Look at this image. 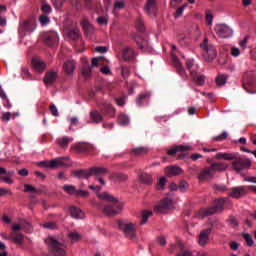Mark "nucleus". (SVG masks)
<instances>
[{"label": "nucleus", "mask_w": 256, "mask_h": 256, "mask_svg": "<svg viewBox=\"0 0 256 256\" xmlns=\"http://www.w3.org/2000/svg\"><path fill=\"white\" fill-rule=\"evenodd\" d=\"M175 207V202L171 198H165L158 205L154 207L156 213H165L168 209H173Z\"/></svg>", "instance_id": "9d476101"}, {"label": "nucleus", "mask_w": 256, "mask_h": 256, "mask_svg": "<svg viewBox=\"0 0 256 256\" xmlns=\"http://www.w3.org/2000/svg\"><path fill=\"white\" fill-rule=\"evenodd\" d=\"M25 227H29V223L22 221L19 224H13L12 231H21V229H25Z\"/></svg>", "instance_id": "79ce46f5"}, {"label": "nucleus", "mask_w": 256, "mask_h": 256, "mask_svg": "<svg viewBox=\"0 0 256 256\" xmlns=\"http://www.w3.org/2000/svg\"><path fill=\"white\" fill-rule=\"evenodd\" d=\"M136 27L140 33H143L145 31V24L143 23V20L138 19L136 21Z\"/></svg>", "instance_id": "864d4df0"}, {"label": "nucleus", "mask_w": 256, "mask_h": 256, "mask_svg": "<svg viewBox=\"0 0 256 256\" xmlns=\"http://www.w3.org/2000/svg\"><path fill=\"white\" fill-rule=\"evenodd\" d=\"M57 143L62 149H67V147H69V143H73V137H69V136L60 137L57 139Z\"/></svg>", "instance_id": "bb28decb"}, {"label": "nucleus", "mask_w": 256, "mask_h": 256, "mask_svg": "<svg viewBox=\"0 0 256 256\" xmlns=\"http://www.w3.org/2000/svg\"><path fill=\"white\" fill-rule=\"evenodd\" d=\"M76 196L78 197H89V191L87 190H76Z\"/></svg>", "instance_id": "e2e57ef3"}, {"label": "nucleus", "mask_w": 256, "mask_h": 256, "mask_svg": "<svg viewBox=\"0 0 256 256\" xmlns=\"http://www.w3.org/2000/svg\"><path fill=\"white\" fill-rule=\"evenodd\" d=\"M73 176L78 179H89L91 177V170H76L73 172Z\"/></svg>", "instance_id": "7c9ffc66"}, {"label": "nucleus", "mask_w": 256, "mask_h": 256, "mask_svg": "<svg viewBox=\"0 0 256 256\" xmlns=\"http://www.w3.org/2000/svg\"><path fill=\"white\" fill-rule=\"evenodd\" d=\"M165 185H167V178L161 177L156 185L157 191H163V189H165Z\"/></svg>", "instance_id": "49530a36"}, {"label": "nucleus", "mask_w": 256, "mask_h": 256, "mask_svg": "<svg viewBox=\"0 0 256 256\" xmlns=\"http://www.w3.org/2000/svg\"><path fill=\"white\" fill-rule=\"evenodd\" d=\"M101 57H96V58H93L92 61H91V68L93 69V67H99V61H101Z\"/></svg>", "instance_id": "338daca9"}, {"label": "nucleus", "mask_w": 256, "mask_h": 256, "mask_svg": "<svg viewBox=\"0 0 256 256\" xmlns=\"http://www.w3.org/2000/svg\"><path fill=\"white\" fill-rule=\"evenodd\" d=\"M134 40L136 41L137 45L140 47V49H145V47H147V41L143 38H141V36H135Z\"/></svg>", "instance_id": "37998d69"}, {"label": "nucleus", "mask_w": 256, "mask_h": 256, "mask_svg": "<svg viewBox=\"0 0 256 256\" xmlns=\"http://www.w3.org/2000/svg\"><path fill=\"white\" fill-rule=\"evenodd\" d=\"M202 49V55L206 61H213L215 57H217V49L211 43H209V39L205 38L203 43L200 44Z\"/></svg>", "instance_id": "39448f33"}, {"label": "nucleus", "mask_w": 256, "mask_h": 256, "mask_svg": "<svg viewBox=\"0 0 256 256\" xmlns=\"http://www.w3.org/2000/svg\"><path fill=\"white\" fill-rule=\"evenodd\" d=\"M216 83H217L218 87H223V85H225V83H227V76L219 75L216 78Z\"/></svg>", "instance_id": "3c124183"}, {"label": "nucleus", "mask_w": 256, "mask_h": 256, "mask_svg": "<svg viewBox=\"0 0 256 256\" xmlns=\"http://www.w3.org/2000/svg\"><path fill=\"white\" fill-rule=\"evenodd\" d=\"M109 173V170L105 167H92L90 168V177H103L104 175H107Z\"/></svg>", "instance_id": "dca6fc26"}, {"label": "nucleus", "mask_w": 256, "mask_h": 256, "mask_svg": "<svg viewBox=\"0 0 256 256\" xmlns=\"http://www.w3.org/2000/svg\"><path fill=\"white\" fill-rule=\"evenodd\" d=\"M213 177H215V172H214V170H213V167L210 166V167L204 168V169L200 172V174H199V176H198V179H199L200 181H205V179H213Z\"/></svg>", "instance_id": "2eb2a0df"}, {"label": "nucleus", "mask_w": 256, "mask_h": 256, "mask_svg": "<svg viewBox=\"0 0 256 256\" xmlns=\"http://www.w3.org/2000/svg\"><path fill=\"white\" fill-rule=\"evenodd\" d=\"M57 81V72L55 70L48 71L44 76L45 85H51Z\"/></svg>", "instance_id": "6ab92c4d"}, {"label": "nucleus", "mask_w": 256, "mask_h": 256, "mask_svg": "<svg viewBox=\"0 0 256 256\" xmlns=\"http://www.w3.org/2000/svg\"><path fill=\"white\" fill-rule=\"evenodd\" d=\"M45 41L49 43V45H51L53 43H57V41H59V37H57V34L53 33L51 35L46 36Z\"/></svg>", "instance_id": "de8ad7c7"}, {"label": "nucleus", "mask_w": 256, "mask_h": 256, "mask_svg": "<svg viewBox=\"0 0 256 256\" xmlns=\"http://www.w3.org/2000/svg\"><path fill=\"white\" fill-rule=\"evenodd\" d=\"M225 201H227L226 198H220L215 200L213 207L201 209V217H209V215H215L217 211H223V207H225Z\"/></svg>", "instance_id": "423d86ee"}, {"label": "nucleus", "mask_w": 256, "mask_h": 256, "mask_svg": "<svg viewBox=\"0 0 256 256\" xmlns=\"http://www.w3.org/2000/svg\"><path fill=\"white\" fill-rule=\"evenodd\" d=\"M215 31L218 37H221L222 39H229V37H233V29H231L227 24H217L215 26Z\"/></svg>", "instance_id": "6e6552de"}, {"label": "nucleus", "mask_w": 256, "mask_h": 256, "mask_svg": "<svg viewBox=\"0 0 256 256\" xmlns=\"http://www.w3.org/2000/svg\"><path fill=\"white\" fill-rule=\"evenodd\" d=\"M211 228L202 230L198 236V244L200 247H205V245H209V237H211Z\"/></svg>", "instance_id": "ddd939ff"}, {"label": "nucleus", "mask_w": 256, "mask_h": 256, "mask_svg": "<svg viewBox=\"0 0 256 256\" xmlns=\"http://www.w3.org/2000/svg\"><path fill=\"white\" fill-rule=\"evenodd\" d=\"M118 123L119 125H122V126L129 125L130 123L129 116H127V114H120L118 116Z\"/></svg>", "instance_id": "58836bf2"}, {"label": "nucleus", "mask_w": 256, "mask_h": 256, "mask_svg": "<svg viewBox=\"0 0 256 256\" xmlns=\"http://www.w3.org/2000/svg\"><path fill=\"white\" fill-rule=\"evenodd\" d=\"M175 207V202L171 198H165L158 205L154 207L156 213H165L168 209H173Z\"/></svg>", "instance_id": "1a4fd4ad"}, {"label": "nucleus", "mask_w": 256, "mask_h": 256, "mask_svg": "<svg viewBox=\"0 0 256 256\" xmlns=\"http://www.w3.org/2000/svg\"><path fill=\"white\" fill-rule=\"evenodd\" d=\"M8 239H10V241H14V243H16L17 245H22L23 239H25V236H23V234H17L16 236L10 237Z\"/></svg>", "instance_id": "a18cd8bd"}, {"label": "nucleus", "mask_w": 256, "mask_h": 256, "mask_svg": "<svg viewBox=\"0 0 256 256\" xmlns=\"http://www.w3.org/2000/svg\"><path fill=\"white\" fill-rule=\"evenodd\" d=\"M133 155H136V157H143L149 153V148L147 147H138L132 149Z\"/></svg>", "instance_id": "473e14b6"}, {"label": "nucleus", "mask_w": 256, "mask_h": 256, "mask_svg": "<svg viewBox=\"0 0 256 256\" xmlns=\"http://www.w3.org/2000/svg\"><path fill=\"white\" fill-rule=\"evenodd\" d=\"M39 22L41 23V25L45 26V25H49V17L45 16V15H41L39 17Z\"/></svg>", "instance_id": "bf43d9fd"}, {"label": "nucleus", "mask_w": 256, "mask_h": 256, "mask_svg": "<svg viewBox=\"0 0 256 256\" xmlns=\"http://www.w3.org/2000/svg\"><path fill=\"white\" fill-rule=\"evenodd\" d=\"M32 64L34 69H36V71H45V69H47V64L38 58H34L32 59Z\"/></svg>", "instance_id": "c85d7f7f"}, {"label": "nucleus", "mask_w": 256, "mask_h": 256, "mask_svg": "<svg viewBox=\"0 0 256 256\" xmlns=\"http://www.w3.org/2000/svg\"><path fill=\"white\" fill-rule=\"evenodd\" d=\"M82 27L87 33H93V31H95V28H93V26L89 24V21L87 20L82 21Z\"/></svg>", "instance_id": "c03bdc74"}, {"label": "nucleus", "mask_w": 256, "mask_h": 256, "mask_svg": "<svg viewBox=\"0 0 256 256\" xmlns=\"http://www.w3.org/2000/svg\"><path fill=\"white\" fill-rule=\"evenodd\" d=\"M243 239H245L248 247H253L255 241H253V236H251L249 233L243 234Z\"/></svg>", "instance_id": "8fccbe9b"}, {"label": "nucleus", "mask_w": 256, "mask_h": 256, "mask_svg": "<svg viewBox=\"0 0 256 256\" xmlns=\"http://www.w3.org/2000/svg\"><path fill=\"white\" fill-rule=\"evenodd\" d=\"M249 193V186H237L232 188L229 197L232 199H241V197H245Z\"/></svg>", "instance_id": "9b49d317"}, {"label": "nucleus", "mask_w": 256, "mask_h": 256, "mask_svg": "<svg viewBox=\"0 0 256 256\" xmlns=\"http://www.w3.org/2000/svg\"><path fill=\"white\" fill-rule=\"evenodd\" d=\"M173 63L176 67L177 73H179V75H182L183 79H187V72H185V68L183 67V64H181L177 56H173Z\"/></svg>", "instance_id": "aec40b11"}, {"label": "nucleus", "mask_w": 256, "mask_h": 256, "mask_svg": "<svg viewBox=\"0 0 256 256\" xmlns=\"http://www.w3.org/2000/svg\"><path fill=\"white\" fill-rule=\"evenodd\" d=\"M98 197L99 199H103L104 201H109V203H119V200L117 198L107 192L99 194Z\"/></svg>", "instance_id": "2f4dec72"}, {"label": "nucleus", "mask_w": 256, "mask_h": 256, "mask_svg": "<svg viewBox=\"0 0 256 256\" xmlns=\"http://www.w3.org/2000/svg\"><path fill=\"white\" fill-rule=\"evenodd\" d=\"M122 57L125 61H131V59H135V50L131 47H125L122 50Z\"/></svg>", "instance_id": "393cba45"}, {"label": "nucleus", "mask_w": 256, "mask_h": 256, "mask_svg": "<svg viewBox=\"0 0 256 256\" xmlns=\"http://www.w3.org/2000/svg\"><path fill=\"white\" fill-rule=\"evenodd\" d=\"M187 151H191V146L187 145H179L175 146L174 148H171L168 150V155H176L177 153H185Z\"/></svg>", "instance_id": "a211bd4d"}, {"label": "nucleus", "mask_w": 256, "mask_h": 256, "mask_svg": "<svg viewBox=\"0 0 256 256\" xmlns=\"http://www.w3.org/2000/svg\"><path fill=\"white\" fill-rule=\"evenodd\" d=\"M164 172L167 177H177V175H183V168L179 166H168Z\"/></svg>", "instance_id": "4468645a"}, {"label": "nucleus", "mask_w": 256, "mask_h": 256, "mask_svg": "<svg viewBox=\"0 0 256 256\" xmlns=\"http://www.w3.org/2000/svg\"><path fill=\"white\" fill-rule=\"evenodd\" d=\"M90 122L99 125V123H103V115L99 113L97 110L90 111Z\"/></svg>", "instance_id": "b1692460"}, {"label": "nucleus", "mask_w": 256, "mask_h": 256, "mask_svg": "<svg viewBox=\"0 0 256 256\" xmlns=\"http://www.w3.org/2000/svg\"><path fill=\"white\" fill-rule=\"evenodd\" d=\"M42 11L43 13H45L46 15H49V13H51L52 9H51V5L49 4H44L42 6Z\"/></svg>", "instance_id": "774afa93"}, {"label": "nucleus", "mask_w": 256, "mask_h": 256, "mask_svg": "<svg viewBox=\"0 0 256 256\" xmlns=\"http://www.w3.org/2000/svg\"><path fill=\"white\" fill-rule=\"evenodd\" d=\"M178 189L181 191V193H185V191L189 189V183H187L186 181H181Z\"/></svg>", "instance_id": "5fc2aeb1"}, {"label": "nucleus", "mask_w": 256, "mask_h": 256, "mask_svg": "<svg viewBox=\"0 0 256 256\" xmlns=\"http://www.w3.org/2000/svg\"><path fill=\"white\" fill-rule=\"evenodd\" d=\"M232 167L236 173H241V171H245V169H249V167H251V159H243L236 156L232 161Z\"/></svg>", "instance_id": "0eeeda50"}, {"label": "nucleus", "mask_w": 256, "mask_h": 256, "mask_svg": "<svg viewBox=\"0 0 256 256\" xmlns=\"http://www.w3.org/2000/svg\"><path fill=\"white\" fill-rule=\"evenodd\" d=\"M104 111L105 113H115V108H113V105L109 104V103H105L104 106Z\"/></svg>", "instance_id": "6e6d98bb"}, {"label": "nucleus", "mask_w": 256, "mask_h": 256, "mask_svg": "<svg viewBox=\"0 0 256 256\" xmlns=\"http://www.w3.org/2000/svg\"><path fill=\"white\" fill-rule=\"evenodd\" d=\"M97 23H99V25H107V23H109V18L100 16L97 18Z\"/></svg>", "instance_id": "052dcab7"}, {"label": "nucleus", "mask_w": 256, "mask_h": 256, "mask_svg": "<svg viewBox=\"0 0 256 256\" xmlns=\"http://www.w3.org/2000/svg\"><path fill=\"white\" fill-rule=\"evenodd\" d=\"M239 157V153H217L216 159H225L226 161H233Z\"/></svg>", "instance_id": "c756f323"}, {"label": "nucleus", "mask_w": 256, "mask_h": 256, "mask_svg": "<svg viewBox=\"0 0 256 256\" xmlns=\"http://www.w3.org/2000/svg\"><path fill=\"white\" fill-rule=\"evenodd\" d=\"M190 75H191L194 83H196V85H199V86L205 85V76L204 75L197 74V71H191Z\"/></svg>", "instance_id": "cd10ccee"}, {"label": "nucleus", "mask_w": 256, "mask_h": 256, "mask_svg": "<svg viewBox=\"0 0 256 256\" xmlns=\"http://www.w3.org/2000/svg\"><path fill=\"white\" fill-rule=\"evenodd\" d=\"M121 9H125V2L123 0L116 1L113 5L114 15H117V11H121Z\"/></svg>", "instance_id": "e433bc0d"}, {"label": "nucleus", "mask_w": 256, "mask_h": 256, "mask_svg": "<svg viewBox=\"0 0 256 256\" xmlns=\"http://www.w3.org/2000/svg\"><path fill=\"white\" fill-rule=\"evenodd\" d=\"M151 215H153V212L151 210H144L142 211V218L140 221L141 225H145V223H147L149 217H151Z\"/></svg>", "instance_id": "4c0bfd02"}, {"label": "nucleus", "mask_w": 256, "mask_h": 256, "mask_svg": "<svg viewBox=\"0 0 256 256\" xmlns=\"http://www.w3.org/2000/svg\"><path fill=\"white\" fill-rule=\"evenodd\" d=\"M24 191L26 193H29V192L37 193V189L35 187H33L32 185H30V184H25L24 185Z\"/></svg>", "instance_id": "13d9d810"}, {"label": "nucleus", "mask_w": 256, "mask_h": 256, "mask_svg": "<svg viewBox=\"0 0 256 256\" xmlns=\"http://www.w3.org/2000/svg\"><path fill=\"white\" fill-rule=\"evenodd\" d=\"M68 237L73 242L81 241V239H83V235H81L79 232H77L75 230L70 232L68 234Z\"/></svg>", "instance_id": "c9c22d12"}, {"label": "nucleus", "mask_w": 256, "mask_h": 256, "mask_svg": "<svg viewBox=\"0 0 256 256\" xmlns=\"http://www.w3.org/2000/svg\"><path fill=\"white\" fill-rule=\"evenodd\" d=\"M67 36L69 39H72L73 41H77L81 37V32L79 31V28H74L68 31Z\"/></svg>", "instance_id": "72a5a7b5"}, {"label": "nucleus", "mask_w": 256, "mask_h": 256, "mask_svg": "<svg viewBox=\"0 0 256 256\" xmlns=\"http://www.w3.org/2000/svg\"><path fill=\"white\" fill-rule=\"evenodd\" d=\"M63 71L66 75L75 73V60H66L63 64Z\"/></svg>", "instance_id": "f3484780"}, {"label": "nucleus", "mask_w": 256, "mask_h": 256, "mask_svg": "<svg viewBox=\"0 0 256 256\" xmlns=\"http://www.w3.org/2000/svg\"><path fill=\"white\" fill-rule=\"evenodd\" d=\"M227 137H228L227 132H223L222 134L215 136L213 138V141H224V139H227Z\"/></svg>", "instance_id": "680f3d73"}, {"label": "nucleus", "mask_w": 256, "mask_h": 256, "mask_svg": "<svg viewBox=\"0 0 256 256\" xmlns=\"http://www.w3.org/2000/svg\"><path fill=\"white\" fill-rule=\"evenodd\" d=\"M37 29V24L33 20H22L19 22L18 35L21 39H25L27 35H31Z\"/></svg>", "instance_id": "20e7f679"}, {"label": "nucleus", "mask_w": 256, "mask_h": 256, "mask_svg": "<svg viewBox=\"0 0 256 256\" xmlns=\"http://www.w3.org/2000/svg\"><path fill=\"white\" fill-rule=\"evenodd\" d=\"M96 148L93 144L88 142H76L70 146V153H79V154H86L91 155L95 153Z\"/></svg>", "instance_id": "7ed1b4c3"}, {"label": "nucleus", "mask_w": 256, "mask_h": 256, "mask_svg": "<svg viewBox=\"0 0 256 256\" xmlns=\"http://www.w3.org/2000/svg\"><path fill=\"white\" fill-rule=\"evenodd\" d=\"M206 23L208 25H213V14L210 12V10L206 11Z\"/></svg>", "instance_id": "4d7b16f0"}, {"label": "nucleus", "mask_w": 256, "mask_h": 256, "mask_svg": "<svg viewBox=\"0 0 256 256\" xmlns=\"http://www.w3.org/2000/svg\"><path fill=\"white\" fill-rule=\"evenodd\" d=\"M69 213L73 219H85V213L75 206L69 208Z\"/></svg>", "instance_id": "5701e85b"}, {"label": "nucleus", "mask_w": 256, "mask_h": 256, "mask_svg": "<svg viewBox=\"0 0 256 256\" xmlns=\"http://www.w3.org/2000/svg\"><path fill=\"white\" fill-rule=\"evenodd\" d=\"M13 175H15V171H8L6 172V175L2 176L0 179L1 181H4V183H7L8 185H13Z\"/></svg>", "instance_id": "f704fd0d"}, {"label": "nucleus", "mask_w": 256, "mask_h": 256, "mask_svg": "<svg viewBox=\"0 0 256 256\" xmlns=\"http://www.w3.org/2000/svg\"><path fill=\"white\" fill-rule=\"evenodd\" d=\"M149 97H151V94L150 93H144V94H140L136 100V103L138 105H142L143 104V101L149 99Z\"/></svg>", "instance_id": "09e8293b"}, {"label": "nucleus", "mask_w": 256, "mask_h": 256, "mask_svg": "<svg viewBox=\"0 0 256 256\" xmlns=\"http://www.w3.org/2000/svg\"><path fill=\"white\" fill-rule=\"evenodd\" d=\"M140 180L142 181V183L150 185V183H153V176H151V174L143 173L140 175Z\"/></svg>", "instance_id": "a19ab883"}, {"label": "nucleus", "mask_w": 256, "mask_h": 256, "mask_svg": "<svg viewBox=\"0 0 256 256\" xmlns=\"http://www.w3.org/2000/svg\"><path fill=\"white\" fill-rule=\"evenodd\" d=\"M185 7H187V4H184L183 6L179 7L176 10L175 17H181V15H183V11H185Z\"/></svg>", "instance_id": "69168bd1"}, {"label": "nucleus", "mask_w": 256, "mask_h": 256, "mask_svg": "<svg viewBox=\"0 0 256 256\" xmlns=\"http://www.w3.org/2000/svg\"><path fill=\"white\" fill-rule=\"evenodd\" d=\"M84 65L81 68V75L85 77V79H89L91 75H93L92 68L89 66V61L87 59L83 60Z\"/></svg>", "instance_id": "412c9836"}, {"label": "nucleus", "mask_w": 256, "mask_h": 256, "mask_svg": "<svg viewBox=\"0 0 256 256\" xmlns=\"http://www.w3.org/2000/svg\"><path fill=\"white\" fill-rule=\"evenodd\" d=\"M63 190L68 195H76V193H77V188L75 186L69 185V184L64 185Z\"/></svg>", "instance_id": "ea45409f"}, {"label": "nucleus", "mask_w": 256, "mask_h": 256, "mask_svg": "<svg viewBox=\"0 0 256 256\" xmlns=\"http://www.w3.org/2000/svg\"><path fill=\"white\" fill-rule=\"evenodd\" d=\"M118 227L120 231L127 237L128 239H135L137 237V224L129 221V220H119Z\"/></svg>", "instance_id": "f03ea898"}, {"label": "nucleus", "mask_w": 256, "mask_h": 256, "mask_svg": "<svg viewBox=\"0 0 256 256\" xmlns=\"http://www.w3.org/2000/svg\"><path fill=\"white\" fill-rule=\"evenodd\" d=\"M122 209H123V206H121V204H110V205L104 206L103 212L105 213V215L114 216V215H119Z\"/></svg>", "instance_id": "f8f14e48"}, {"label": "nucleus", "mask_w": 256, "mask_h": 256, "mask_svg": "<svg viewBox=\"0 0 256 256\" xmlns=\"http://www.w3.org/2000/svg\"><path fill=\"white\" fill-rule=\"evenodd\" d=\"M211 167L214 171V173H217V171L219 172H223V171H227V169H229V164L225 163V162H214L211 164Z\"/></svg>", "instance_id": "a878e982"}, {"label": "nucleus", "mask_w": 256, "mask_h": 256, "mask_svg": "<svg viewBox=\"0 0 256 256\" xmlns=\"http://www.w3.org/2000/svg\"><path fill=\"white\" fill-rule=\"evenodd\" d=\"M193 65H195V62L193 59L187 60L186 67H187L188 71H190V75H191V71H195V70H193Z\"/></svg>", "instance_id": "0e129e2a"}, {"label": "nucleus", "mask_w": 256, "mask_h": 256, "mask_svg": "<svg viewBox=\"0 0 256 256\" xmlns=\"http://www.w3.org/2000/svg\"><path fill=\"white\" fill-rule=\"evenodd\" d=\"M7 195H13V192L9 188L0 187V197H7Z\"/></svg>", "instance_id": "603ef678"}, {"label": "nucleus", "mask_w": 256, "mask_h": 256, "mask_svg": "<svg viewBox=\"0 0 256 256\" xmlns=\"http://www.w3.org/2000/svg\"><path fill=\"white\" fill-rule=\"evenodd\" d=\"M144 11H146L147 15H155V12L157 11L155 0H148L144 7Z\"/></svg>", "instance_id": "4be33fe9"}, {"label": "nucleus", "mask_w": 256, "mask_h": 256, "mask_svg": "<svg viewBox=\"0 0 256 256\" xmlns=\"http://www.w3.org/2000/svg\"><path fill=\"white\" fill-rule=\"evenodd\" d=\"M44 241L48 247L49 253L52 256H67V252L65 251L67 243L63 237L57 238L55 236H50Z\"/></svg>", "instance_id": "f257e3e1"}]
</instances>
